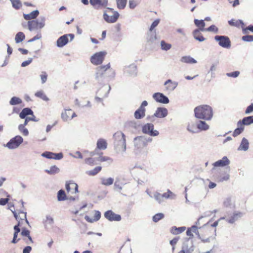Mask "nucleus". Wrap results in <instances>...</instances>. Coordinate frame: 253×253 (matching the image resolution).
I'll return each instance as SVG.
<instances>
[{"instance_id": "nucleus-1", "label": "nucleus", "mask_w": 253, "mask_h": 253, "mask_svg": "<svg viewBox=\"0 0 253 253\" xmlns=\"http://www.w3.org/2000/svg\"><path fill=\"white\" fill-rule=\"evenodd\" d=\"M194 114L196 118L199 119L210 120L212 117V108L207 105H199L194 109Z\"/></svg>"}, {"instance_id": "nucleus-2", "label": "nucleus", "mask_w": 253, "mask_h": 253, "mask_svg": "<svg viewBox=\"0 0 253 253\" xmlns=\"http://www.w3.org/2000/svg\"><path fill=\"white\" fill-rule=\"evenodd\" d=\"M114 137L115 139V145L117 151L125 152L126 148L125 134L121 132H118L114 134Z\"/></svg>"}, {"instance_id": "nucleus-3", "label": "nucleus", "mask_w": 253, "mask_h": 253, "mask_svg": "<svg viewBox=\"0 0 253 253\" xmlns=\"http://www.w3.org/2000/svg\"><path fill=\"white\" fill-rule=\"evenodd\" d=\"M119 17V13L111 8H107L104 11L103 14V18L104 20L107 22L110 23L116 22Z\"/></svg>"}, {"instance_id": "nucleus-4", "label": "nucleus", "mask_w": 253, "mask_h": 253, "mask_svg": "<svg viewBox=\"0 0 253 253\" xmlns=\"http://www.w3.org/2000/svg\"><path fill=\"white\" fill-rule=\"evenodd\" d=\"M194 250L192 238H186L183 243L182 250L179 253H192Z\"/></svg>"}, {"instance_id": "nucleus-5", "label": "nucleus", "mask_w": 253, "mask_h": 253, "mask_svg": "<svg viewBox=\"0 0 253 253\" xmlns=\"http://www.w3.org/2000/svg\"><path fill=\"white\" fill-rule=\"evenodd\" d=\"M107 52L106 51H100L93 54L90 58V62L95 65L101 64L106 56Z\"/></svg>"}, {"instance_id": "nucleus-6", "label": "nucleus", "mask_w": 253, "mask_h": 253, "mask_svg": "<svg viewBox=\"0 0 253 253\" xmlns=\"http://www.w3.org/2000/svg\"><path fill=\"white\" fill-rule=\"evenodd\" d=\"M45 25V20L42 19L40 21L32 20L28 22V28L30 31L40 29L43 28Z\"/></svg>"}, {"instance_id": "nucleus-7", "label": "nucleus", "mask_w": 253, "mask_h": 253, "mask_svg": "<svg viewBox=\"0 0 253 253\" xmlns=\"http://www.w3.org/2000/svg\"><path fill=\"white\" fill-rule=\"evenodd\" d=\"M23 141V138L20 135H16L12 138L6 144V146L9 149L17 148Z\"/></svg>"}, {"instance_id": "nucleus-8", "label": "nucleus", "mask_w": 253, "mask_h": 253, "mask_svg": "<svg viewBox=\"0 0 253 253\" xmlns=\"http://www.w3.org/2000/svg\"><path fill=\"white\" fill-rule=\"evenodd\" d=\"M97 147L93 152V155L95 154H98L100 158H102L101 155L102 153H100V151L102 150H105L107 147V143L106 140L100 138L97 142Z\"/></svg>"}, {"instance_id": "nucleus-9", "label": "nucleus", "mask_w": 253, "mask_h": 253, "mask_svg": "<svg viewBox=\"0 0 253 253\" xmlns=\"http://www.w3.org/2000/svg\"><path fill=\"white\" fill-rule=\"evenodd\" d=\"M148 105L146 101H143L140 106L135 111L134 116L135 119H140L144 118L145 116L146 109L145 107Z\"/></svg>"}, {"instance_id": "nucleus-10", "label": "nucleus", "mask_w": 253, "mask_h": 253, "mask_svg": "<svg viewBox=\"0 0 253 253\" xmlns=\"http://www.w3.org/2000/svg\"><path fill=\"white\" fill-rule=\"evenodd\" d=\"M215 40L218 42L219 44L224 48H228L231 46V42L228 37L224 36H216Z\"/></svg>"}, {"instance_id": "nucleus-11", "label": "nucleus", "mask_w": 253, "mask_h": 253, "mask_svg": "<svg viewBox=\"0 0 253 253\" xmlns=\"http://www.w3.org/2000/svg\"><path fill=\"white\" fill-rule=\"evenodd\" d=\"M154 126L152 124L148 123L142 127V131L144 133L149 134L151 136H157L159 134L158 131L154 130Z\"/></svg>"}, {"instance_id": "nucleus-12", "label": "nucleus", "mask_w": 253, "mask_h": 253, "mask_svg": "<svg viewBox=\"0 0 253 253\" xmlns=\"http://www.w3.org/2000/svg\"><path fill=\"white\" fill-rule=\"evenodd\" d=\"M105 217L110 221H119L121 220V216L114 212L111 210H109L104 213Z\"/></svg>"}, {"instance_id": "nucleus-13", "label": "nucleus", "mask_w": 253, "mask_h": 253, "mask_svg": "<svg viewBox=\"0 0 253 253\" xmlns=\"http://www.w3.org/2000/svg\"><path fill=\"white\" fill-rule=\"evenodd\" d=\"M68 37H70L71 40H72L73 39L74 36L73 34H67L62 36L57 41V46L61 47L66 45L69 41Z\"/></svg>"}, {"instance_id": "nucleus-14", "label": "nucleus", "mask_w": 253, "mask_h": 253, "mask_svg": "<svg viewBox=\"0 0 253 253\" xmlns=\"http://www.w3.org/2000/svg\"><path fill=\"white\" fill-rule=\"evenodd\" d=\"M89 2L97 9L105 8L108 5V0H89Z\"/></svg>"}, {"instance_id": "nucleus-15", "label": "nucleus", "mask_w": 253, "mask_h": 253, "mask_svg": "<svg viewBox=\"0 0 253 253\" xmlns=\"http://www.w3.org/2000/svg\"><path fill=\"white\" fill-rule=\"evenodd\" d=\"M76 116L75 112L72 109H65L61 114V118L64 121L71 120L74 117Z\"/></svg>"}, {"instance_id": "nucleus-16", "label": "nucleus", "mask_w": 253, "mask_h": 253, "mask_svg": "<svg viewBox=\"0 0 253 253\" xmlns=\"http://www.w3.org/2000/svg\"><path fill=\"white\" fill-rule=\"evenodd\" d=\"M153 97L156 101L159 102L166 104L169 102L168 98L161 93H155L153 94Z\"/></svg>"}, {"instance_id": "nucleus-17", "label": "nucleus", "mask_w": 253, "mask_h": 253, "mask_svg": "<svg viewBox=\"0 0 253 253\" xmlns=\"http://www.w3.org/2000/svg\"><path fill=\"white\" fill-rule=\"evenodd\" d=\"M42 156L47 159H56L62 158L63 155L62 153L55 154L50 152H45L42 154Z\"/></svg>"}, {"instance_id": "nucleus-18", "label": "nucleus", "mask_w": 253, "mask_h": 253, "mask_svg": "<svg viewBox=\"0 0 253 253\" xmlns=\"http://www.w3.org/2000/svg\"><path fill=\"white\" fill-rule=\"evenodd\" d=\"M168 115V110L165 108L159 107L158 108L155 113H154V116L157 118H164L167 116Z\"/></svg>"}, {"instance_id": "nucleus-19", "label": "nucleus", "mask_w": 253, "mask_h": 253, "mask_svg": "<svg viewBox=\"0 0 253 253\" xmlns=\"http://www.w3.org/2000/svg\"><path fill=\"white\" fill-rule=\"evenodd\" d=\"M110 68V63L106 65L100 66L97 68L96 76L97 77L103 76L107 70Z\"/></svg>"}, {"instance_id": "nucleus-20", "label": "nucleus", "mask_w": 253, "mask_h": 253, "mask_svg": "<svg viewBox=\"0 0 253 253\" xmlns=\"http://www.w3.org/2000/svg\"><path fill=\"white\" fill-rule=\"evenodd\" d=\"M243 213L241 212H234L232 216L229 218H227L226 220L229 223H234L236 221L238 220L240 218L242 217Z\"/></svg>"}, {"instance_id": "nucleus-21", "label": "nucleus", "mask_w": 253, "mask_h": 253, "mask_svg": "<svg viewBox=\"0 0 253 253\" xmlns=\"http://www.w3.org/2000/svg\"><path fill=\"white\" fill-rule=\"evenodd\" d=\"M228 23L230 26H235L238 28H241L243 30L245 27V24L241 20H236L232 19L228 21Z\"/></svg>"}, {"instance_id": "nucleus-22", "label": "nucleus", "mask_w": 253, "mask_h": 253, "mask_svg": "<svg viewBox=\"0 0 253 253\" xmlns=\"http://www.w3.org/2000/svg\"><path fill=\"white\" fill-rule=\"evenodd\" d=\"M177 82H173L171 80H167L165 83L166 88L169 91L174 90L177 86Z\"/></svg>"}, {"instance_id": "nucleus-23", "label": "nucleus", "mask_w": 253, "mask_h": 253, "mask_svg": "<svg viewBox=\"0 0 253 253\" xmlns=\"http://www.w3.org/2000/svg\"><path fill=\"white\" fill-rule=\"evenodd\" d=\"M75 104L79 107H84L90 106V103L86 98H81L80 100H75Z\"/></svg>"}, {"instance_id": "nucleus-24", "label": "nucleus", "mask_w": 253, "mask_h": 253, "mask_svg": "<svg viewBox=\"0 0 253 253\" xmlns=\"http://www.w3.org/2000/svg\"><path fill=\"white\" fill-rule=\"evenodd\" d=\"M108 159H85V163L90 166H95L100 164L101 162H105Z\"/></svg>"}, {"instance_id": "nucleus-25", "label": "nucleus", "mask_w": 253, "mask_h": 253, "mask_svg": "<svg viewBox=\"0 0 253 253\" xmlns=\"http://www.w3.org/2000/svg\"><path fill=\"white\" fill-rule=\"evenodd\" d=\"M252 124H253V116L245 117L242 121H239V125L240 126H248Z\"/></svg>"}, {"instance_id": "nucleus-26", "label": "nucleus", "mask_w": 253, "mask_h": 253, "mask_svg": "<svg viewBox=\"0 0 253 253\" xmlns=\"http://www.w3.org/2000/svg\"><path fill=\"white\" fill-rule=\"evenodd\" d=\"M29 115H32L33 117L35 118L32 110L29 108H25L23 109L19 114V117L21 119H24L26 118V116Z\"/></svg>"}, {"instance_id": "nucleus-27", "label": "nucleus", "mask_w": 253, "mask_h": 253, "mask_svg": "<svg viewBox=\"0 0 253 253\" xmlns=\"http://www.w3.org/2000/svg\"><path fill=\"white\" fill-rule=\"evenodd\" d=\"M39 12L38 10H36L32 12H31L30 13L28 14H24V18L25 19L27 20H29L32 19H35L39 15Z\"/></svg>"}, {"instance_id": "nucleus-28", "label": "nucleus", "mask_w": 253, "mask_h": 253, "mask_svg": "<svg viewBox=\"0 0 253 253\" xmlns=\"http://www.w3.org/2000/svg\"><path fill=\"white\" fill-rule=\"evenodd\" d=\"M186 229L184 226L176 227L173 226L170 230V232L173 235H177L184 232Z\"/></svg>"}, {"instance_id": "nucleus-29", "label": "nucleus", "mask_w": 253, "mask_h": 253, "mask_svg": "<svg viewBox=\"0 0 253 253\" xmlns=\"http://www.w3.org/2000/svg\"><path fill=\"white\" fill-rule=\"evenodd\" d=\"M198 131L207 130L209 128V126L204 121H200L197 123Z\"/></svg>"}, {"instance_id": "nucleus-30", "label": "nucleus", "mask_w": 253, "mask_h": 253, "mask_svg": "<svg viewBox=\"0 0 253 253\" xmlns=\"http://www.w3.org/2000/svg\"><path fill=\"white\" fill-rule=\"evenodd\" d=\"M249 148V142L247 139L243 138L238 148L240 150H247Z\"/></svg>"}, {"instance_id": "nucleus-31", "label": "nucleus", "mask_w": 253, "mask_h": 253, "mask_svg": "<svg viewBox=\"0 0 253 253\" xmlns=\"http://www.w3.org/2000/svg\"><path fill=\"white\" fill-rule=\"evenodd\" d=\"M57 199L58 201H63L67 199V196L64 190L61 189L58 191L57 192Z\"/></svg>"}, {"instance_id": "nucleus-32", "label": "nucleus", "mask_w": 253, "mask_h": 253, "mask_svg": "<svg viewBox=\"0 0 253 253\" xmlns=\"http://www.w3.org/2000/svg\"><path fill=\"white\" fill-rule=\"evenodd\" d=\"M193 36L195 39L200 42H203L205 40L199 29H196L194 31Z\"/></svg>"}, {"instance_id": "nucleus-33", "label": "nucleus", "mask_w": 253, "mask_h": 253, "mask_svg": "<svg viewBox=\"0 0 253 253\" xmlns=\"http://www.w3.org/2000/svg\"><path fill=\"white\" fill-rule=\"evenodd\" d=\"M230 163L229 159H220L214 163V167H223L228 165Z\"/></svg>"}, {"instance_id": "nucleus-34", "label": "nucleus", "mask_w": 253, "mask_h": 253, "mask_svg": "<svg viewBox=\"0 0 253 253\" xmlns=\"http://www.w3.org/2000/svg\"><path fill=\"white\" fill-rule=\"evenodd\" d=\"M35 95L37 97L40 98L44 101H48L49 100V98L47 97L43 90H39L36 92Z\"/></svg>"}, {"instance_id": "nucleus-35", "label": "nucleus", "mask_w": 253, "mask_h": 253, "mask_svg": "<svg viewBox=\"0 0 253 253\" xmlns=\"http://www.w3.org/2000/svg\"><path fill=\"white\" fill-rule=\"evenodd\" d=\"M194 23L196 25V26L199 28V30L202 31H204L205 30V29H204V27L205 26V23L204 20H199L198 19H195Z\"/></svg>"}, {"instance_id": "nucleus-36", "label": "nucleus", "mask_w": 253, "mask_h": 253, "mask_svg": "<svg viewBox=\"0 0 253 253\" xmlns=\"http://www.w3.org/2000/svg\"><path fill=\"white\" fill-rule=\"evenodd\" d=\"M101 184L105 186H109L112 185L114 182V179L111 177L108 178H101Z\"/></svg>"}, {"instance_id": "nucleus-37", "label": "nucleus", "mask_w": 253, "mask_h": 253, "mask_svg": "<svg viewBox=\"0 0 253 253\" xmlns=\"http://www.w3.org/2000/svg\"><path fill=\"white\" fill-rule=\"evenodd\" d=\"M187 129L193 133L198 132L197 124L195 125L194 123H189L187 126Z\"/></svg>"}, {"instance_id": "nucleus-38", "label": "nucleus", "mask_w": 253, "mask_h": 253, "mask_svg": "<svg viewBox=\"0 0 253 253\" xmlns=\"http://www.w3.org/2000/svg\"><path fill=\"white\" fill-rule=\"evenodd\" d=\"M25 38V36L23 32H19L15 36V40L16 43L22 42Z\"/></svg>"}, {"instance_id": "nucleus-39", "label": "nucleus", "mask_w": 253, "mask_h": 253, "mask_svg": "<svg viewBox=\"0 0 253 253\" xmlns=\"http://www.w3.org/2000/svg\"><path fill=\"white\" fill-rule=\"evenodd\" d=\"M238 128L235 129L232 135L234 137H236L237 136L239 135L240 134H241L243 131L244 129V126H240L239 125V122L237 123Z\"/></svg>"}, {"instance_id": "nucleus-40", "label": "nucleus", "mask_w": 253, "mask_h": 253, "mask_svg": "<svg viewBox=\"0 0 253 253\" xmlns=\"http://www.w3.org/2000/svg\"><path fill=\"white\" fill-rule=\"evenodd\" d=\"M181 61L186 63H196L197 62L196 60L190 56H183L181 59Z\"/></svg>"}, {"instance_id": "nucleus-41", "label": "nucleus", "mask_w": 253, "mask_h": 253, "mask_svg": "<svg viewBox=\"0 0 253 253\" xmlns=\"http://www.w3.org/2000/svg\"><path fill=\"white\" fill-rule=\"evenodd\" d=\"M45 171L49 174H54L59 172V169L55 166H52L49 169H45Z\"/></svg>"}, {"instance_id": "nucleus-42", "label": "nucleus", "mask_w": 253, "mask_h": 253, "mask_svg": "<svg viewBox=\"0 0 253 253\" xmlns=\"http://www.w3.org/2000/svg\"><path fill=\"white\" fill-rule=\"evenodd\" d=\"M22 103V100L19 97H13L11 98L9 103L11 105L20 104Z\"/></svg>"}, {"instance_id": "nucleus-43", "label": "nucleus", "mask_w": 253, "mask_h": 253, "mask_svg": "<svg viewBox=\"0 0 253 253\" xmlns=\"http://www.w3.org/2000/svg\"><path fill=\"white\" fill-rule=\"evenodd\" d=\"M43 223L45 227H46L48 225L51 226L54 223V220L50 215H47L46 216V219L44 220Z\"/></svg>"}, {"instance_id": "nucleus-44", "label": "nucleus", "mask_w": 253, "mask_h": 253, "mask_svg": "<svg viewBox=\"0 0 253 253\" xmlns=\"http://www.w3.org/2000/svg\"><path fill=\"white\" fill-rule=\"evenodd\" d=\"M117 7L120 9H123L126 6L127 0H116Z\"/></svg>"}, {"instance_id": "nucleus-45", "label": "nucleus", "mask_w": 253, "mask_h": 253, "mask_svg": "<svg viewBox=\"0 0 253 253\" xmlns=\"http://www.w3.org/2000/svg\"><path fill=\"white\" fill-rule=\"evenodd\" d=\"M101 169V166H97L95 167L93 169L88 171L87 173L90 175H95L97 174L99 172H100Z\"/></svg>"}, {"instance_id": "nucleus-46", "label": "nucleus", "mask_w": 253, "mask_h": 253, "mask_svg": "<svg viewBox=\"0 0 253 253\" xmlns=\"http://www.w3.org/2000/svg\"><path fill=\"white\" fill-rule=\"evenodd\" d=\"M161 45L162 49L164 50H168L171 47V44L166 43L164 41H161Z\"/></svg>"}, {"instance_id": "nucleus-47", "label": "nucleus", "mask_w": 253, "mask_h": 253, "mask_svg": "<svg viewBox=\"0 0 253 253\" xmlns=\"http://www.w3.org/2000/svg\"><path fill=\"white\" fill-rule=\"evenodd\" d=\"M164 217V214L162 213H158L153 216V221L157 222Z\"/></svg>"}, {"instance_id": "nucleus-48", "label": "nucleus", "mask_w": 253, "mask_h": 253, "mask_svg": "<svg viewBox=\"0 0 253 253\" xmlns=\"http://www.w3.org/2000/svg\"><path fill=\"white\" fill-rule=\"evenodd\" d=\"M153 197L159 203L161 204L163 202V199L161 194L158 192L154 193Z\"/></svg>"}, {"instance_id": "nucleus-49", "label": "nucleus", "mask_w": 253, "mask_h": 253, "mask_svg": "<svg viewBox=\"0 0 253 253\" xmlns=\"http://www.w3.org/2000/svg\"><path fill=\"white\" fill-rule=\"evenodd\" d=\"M18 129L20 132L24 135V136H27L29 134V131L28 129L25 128V126H22L20 125L18 126Z\"/></svg>"}, {"instance_id": "nucleus-50", "label": "nucleus", "mask_w": 253, "mask_h": 253, "mask_svg": "<svg viewBox=\"0 0 253 253\" xmlns=\"http://www.w3.org/2000/svg\"><path fill=\"white\" fill-rule=\"evenodd\" d=\"M12 6L16 9H19L22 6V3L19 0H10Z\"/></svg>"}, {"instance_id": "nucleus-51", "label": "nucleus", "mask_w": 253, "mask_h": 253, "mask_svg": "<svg viewBox=\"0 0 253 253\" xmlns=\"http://www.w3.org/2000/svg\"><path fill=\"white\" fill-rule=\"evenodd\" d=\"M161 195L162 196L163 199L172 198V197H171V196H174V195L169 190H168L167 192L161 194Z\"/></svg>"}, {"instance_id": "nucleus-52", "label": "nucleus", "mask_w": 253, "mask_h": 253, "mask_svg": "<svg viewBox=\"0 0 253 253\" xmlns=\"http://www.w3.org/2000/svg\"><path fill=\"white\" fill-rule=\"evenodd\" d=\"M41 79L42 80V84L45 83L47 79V74L45 72H42L41 75H40Z\"/></svg>"}, {"instance_id": "nucleus-53", "label": "nucleus", "mask_w": 253, "mask_h": 253, "mask_svg": "<svg viewBox=\"0 0 253 253\" xmlns=\"http://www.w3.org/2000/svg\"><path fill=\"white\" fill-rule=\"evenodd\" d=\"M21 234L22 236L28 237L29 236H31L30 235V231L28 229H26L25 228H24L22 229V231L21 233Z\"/></svg>"}, {"instance_id": "nucleus-54", "label": "nucleus", "mask_w": 253, "mask_h": 253, "mask_svg": "<svg viewBox=\"0 0 253 253\" xmlns=\"http://www.w3.org/2000/svg\"><path fill=\"white\" fill-rule=\"evenodd\" d=\"M242 39L245 42H253V36L252 35H247L243 36Z\"/></svg>"}, {"instance_id": "nucleus-55", "label": "nucleus", "mask_w": 253, "mask_h": 253, "mask_svg": "<svg viewBox=\"0 0 253 253\" xmlns=\"http://www.w3.org/2000/svg\"><path fill=\"white\" fill-rule=\"evenodd\" d=\"M224 205L226 207H231L232 202L231 198H227L224 202Z\"/></svg>"}, {"instance_id": "nucleus-56", "label": "nucleus", "mask_w": 253, "mask_h": 253, "mask_svg": "<svg viewBox=\"0 0 253 253\" xmlns=\"http://www.w3.org/2000/svg\"><path fill=\"white\" fill-rule=\"evenodd\" d=\"M159 22H160V20L159 19L155 20L152 23V25H151V27L150 28L149 30L150 31H152L156 26H158V25L159 24Z\"/></svg>"}, {"instance_id": "nucleus-57", "label": "nucleus", "mask_w": 253, "mask_h": 253, "mask_svg": "<svg viewBox=\"0 0 253 253\" xmlns=\"http://www.w3.org/2000/svg\"><path fill=\"white\" fill-rule=\"evenodd\" d=\"M248 31H250L253 32V25L249 26L248 27H247L246 28H245L244 27L243 28V33L245 34H247V33H248Z\"/></svg>"}, {"instance_id": "nucleus-58", "label": "nucleus", "mask_w": 253, "mask_h": 253, "mask_svg": "<svg viewBox=\"0 0 253 253\" xmlns=\"http://www.w3.org/2000/svg\"><path fill=\"white\" fill-rule=\"evenodd\" d=\"M101 217V213L98 211H95L93 216L94 220L98 221Z\"/></svg>"}, {"instance_id": "nucleus-59", "label": "nucleus", "mask_w": 253, "mask_h": 253, "mask_svg": "<svg viewBox=\"0 0 253 253\" xmlns=\"http://www.w3.org/2000/svg\"><path fill=\"white\" fill-rule=\"evenodd\" d=\"M206 30L207 31L214 32L216 33L218 31V28L215 25H212L210 26Z\"/></svg>"}, {"instance_id": "nucleus-60", "label": "nucleus", "mask_w": 253, "mask_h": 253, "mask_svg": "<svg viewBox=\"0 0 253 253\" xmlns=\"http://www.w3.org/2000/svg\"><path fill=\"white\" fill-rule=\"evenodd\" d=\"M240 72L239 71H235L231 73H227V75L230 77L236 78L239 76Z\"/></svg>"}, {"instance_id": "nucleus-61", "label": "nucleus", "mask_w": 253, "mask_h": 253, "mask_svg": "<svg viewBox=\"0 0 253 253\" xmlns=\"http://www.w3.org/2000/svg\"><path fill=\"white\" fill-rule=\"evenodd\" d=\"M74 183L73 181L67 182L65 185V188L68 192H70L73 188L71 186V183Z\"/></svg>"}, {"instance_id": "nucleus-62", "label": "nucleus", "mask_w": 253, "mask_h": 253, "mask_svg": "<svg viewBox=\"0 0 253 253\" xmlns=\"http://www.w3.org/2000/svg\"><path fill=\"white\" fill-rule=\"evenodd\" d=\"M137 5V3L134 0H129V6L130 8L133 9Z\"/></svg>"}, {"instance_id": "nucleus-63", "label": "nucleus", "mask_w": 253, "mask_h": 253, "mask_svg": "<svg viewBox=\"0 0 253 253\" xmlns=\"http://www.w3.org/2000/svg\"><path fill=\"white\" fill-rule=\"evenodd\" d=\"M252 112H253V103H252L247 108L245 111V113L248 114L252 113Z\"/></svg>"}, {"instance_id": "nucleus-64", "label": "nucleus", "mask_w": 253, "mask_h": 253, "mask_svg": "<svg viewBox=\"0 0 253 253\" xmlns=\"http://www.w3.org/2000/svg\"><path fill=\"white\" fill-rule=\"evenodd\" d=\"M179 239V237H175L172 240L170 241L169 243L172 246H174V245H175L177 244V243L178 242Z\"/></svg>"}]
</instances>
